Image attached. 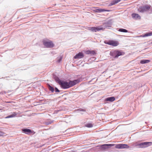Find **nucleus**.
I'll list each match as a JSON object with an SVG mask.
<instances>
[{"label": "nucleus", "instance_id": "f3484780", "mask_svg": "<svg viewBox=\"0 0 152 152\" xmlns=\"http://www.w3.org/2000/svg\"><path fill=\"white\" fill-rule=\"evenodd\" d=\"M115 99V97H111L108 98H107L106 99V100L107 101H110V102H113L114 101Z\"/></svg>", "mask_w": 152, "mask_h": 152}, {"label": "nucleus", "instance_id": "f257e3e1", "mask_svg": "<svg viewBox=\"0 0 152 152\" xmlns=\"http://www.w3.org/2000/svg\"><path fill=\"white\" fill-rule=\"evenodd\" d=\"M55 80L61 87L64 89L69 88L75 85L80 82L79 80H76L73 81H70L68 83L66 81H61L58 77L56 78Z\"/></svg>", "mask_w": 152, "mask_h": 152}, {"label": "nucleus", "instance_id": "f8f14e48", "mask_svg": "<svg viewBox=\"0 0 152 152\" xmlns=\"http://www.w3.org/2000/svg\"><path fill=\"white\" fill-rule=\"evenodd\" d=\"M114 145L112 144H104L101 146L102 148H103V150H105L107 149L108 148V146H113Z\"/></svg>", "mask_w": 152, "mask_h": 152}, {"label": "nucleus", "instance_id": "9b49d317", "mask_svg": "<svg viewBox=\"0 0 152 152\" xmlns=\"http://www.w3.org/2000/svg\"><path fill=\"white\" fill-rule=\"evenodd\" d=\"M22 131L26 134H30L32 133L31 131L27 129H22Z\"/></svg>", "mask_w": 152, "mask_h": 152}, {"label": "nucleus", "instance_id": "ddd939ff", "mask_svg": "<svg viewBox=\"0 0 152 152\" xmlns=\"http://www.w3.org/2000/svg\"><path fill=\"white\" fill-rule=\"evenodd\" d=\"M132 16L133 18H135L136 19H140V16L138 14L133 13L132 14Z\"/></svg>", "mask_w": 152, "mask_h": 152}, {"label": "nucleus", "instance_id": "0eeeda50", "mask_svg": "<svg viewBox=\"0 0 152 152\" xmlns=\"http://www.w3.org/2000/svg\"><path fill=\"white\" fill-rule=\"evenodd\" d=\"M89 29L92 31L96 32L100 30H103L104 28L100 26L98 27H91Z\"/></svg>", "mask_w": 152, "mask_h": 152}, {"label": "nucleus", "instance_id": "2eb2a0df", "mask_svg": "<svg viewBox=\"0 0 152 152\" xmlns=\"http://www.w3.org/2000/svg\"><path fill=\"white\" fill-rule=\"evenodd\" d=\"M152 35V32L147 33L144 35H141L140 37H146Z\"/></svg>", "mask_w": 152, "mask_h": 152}, {"label": "nucleus", "instance_id": "9d476101", "mask_svg": "<svg viewBox=\"0 0 152 152\" xmlns=\"http://www.w3.org/2000/svg\"><path fill=\"white\" fill-rule=\"evenodd\" d=\"M85 53L86 54H90L91 55H94L96 54L94 50H87L85 51Z\"/></svg>", "mask_w": 152, "mask_h": 152}, {"label": "nucleus", "instance_id": "aec40b11", "mask_svg": "<svg viewBox=\"0 0 152 152\" xmlns=\"http://www.w3.org/2000/svg\"><path fill=\"white\" fill-rule=\"evenodd\" d=\"M16 115L17 114L16 113L14 112L12 115H10L7 117H6V118H10L13 117H14L15 116H16Z\"/></svg>", "mask_w": 152, "mask_h": 152}, {"label": "nucleus", "instance_id": "423d86ee", "mask_svg": "<svg viewBox=\"0 0 152 152\" xmlns=\"http://www.w3.org/2000/svg\"><path fill=\"white\" fill-rule=\"evenodd\" d=\"M151 142H144L140 143L138 145L141 148H145L151 145Z\"/></svg>", "mask_w": 152, "mask_h": 152}, {"label": "nucleus", "instance_id": "dca6fc26", "mask_svg": "<svg viewBox=\"0 0 152 152\" xmlns=\"http://www.w3.org/2000/svg\"><path fill=\"white\" fill-rule=\"evenodd\" d=\"M152 35V32L147 33L144 35H141L140 37H146Z\"/></svg>", "mask_w": 152, "mask_h": 152}, {"label": "nucleus", "instance_id": "393cba45", "mask_svg": "<svg viewBox=\"0 0 152 152\" xmlns=\"http://www.w3.org/2000/svg\"><path fill=\"white\" fill-rule=\"evenodd\" d=\"M61 58H60L58 59V62H60V61H61Z\"/></svg>", "mask_w": 152, "mask_h": 152}, {"label": "nucleus", "instance_id": "cd10ccee", "mask_svg": "<svg viewBox=\"0 0 152 152\" xmlns=\"http://www.w3.org/2000/svg\"><path fill=\"white\" fill-rule=\"evenodd\" d=\"M151 43L152 44V42H151Z\"/></svg>", "mask_w": 152, "mask_h": 152}, {"label": "nucleus", "instance_id": "5701e85b", "mask_svg": "<svg viewBox=\"0 0 152 152\" xmlns=\"http://www.w3.org/2000/svg\"><path fill=\"white\" fill-rule=\"evenodd\" d=\"M48 87L49 90L52 92H53L54 91V88L53 87L49 85L48 86Z\"/></svg>", "mask_w": 152, "mask_h": 152}, {"label": "nucleus", "instance_id": "a211bd4d", "mask_svg": "<svg viewBox=\"0 0 152 152\" xmlns=\"http://www.w3.org/2000/svg\"><path fill=\"white\" fill-rule=\"evenodd\" d=\"M95 12H102L106 11V10L101 9H97L94 10Z\"/></svg>", "mask_w": 152, "mask_h": 152}, {"label": "nucleus", "instance_id": "4468645a", "mask_svg": "<svg viewBox=\"0 0 152 152\" xmlns=\"http://www.w3.org/2000/svg\"><path fill=\"white\" fill-rule=\"evenodd\" d=\"M150 61L148 60L143 59L140 61V63L141 64H145L148 63Z\"/></svg>", "mask_w": 152, "mask_h": 152}, {"label": "nucleus", "instance_id": "6ab92c4d", "mask_svg": "<svg viewBox=\"0 0 152 152\" xmlns=\"http://www.w3.org/2000/svg\"><path fill=\"white\" fill-rule=\"evenodd\" d=\"M121 0H113L111 3V5H113L117 3Z\"/></svg>", "mask_w": 152, "mask_h": 152}, {"label": "nucleus", "instance_id": "f03ea898", "mask_svg": "<svg viewBox=\"0 0 152 152\" xmlns=\"http://www.w3.org/2000/svg\"><path fill=\"white\" fill-rule=\"evenodd\" d=\"M110 55L114 58H118V56L123 55L125 54L124 52L121 50H115L110 53Z\"/></svg>", "mask_w": 152, "mask_h": 152}, {"label": "nucleus", "instance_id": "1a4fd4ad", "mask_svg": "<svg viewBox=\"0 0 152 152\" xmlns=\"http://www.w3.org/2000/svg\"><path fill=\"white\" fill-rule=\"evenodd\" d=\"M84 56L83 53L79 52L74 57V58L75 59H80L83 58Z\"/></svg>", "mask_w": 152, "mask_h": 152}, {"label": "nucleus", "instance_id": "20e7f679", "mask_svg": "<svg viewBox=\"0 0 152 152\" xmlns=\"http://www.w3.org/2000/svg\"><path fill=\"white\" fill-rule=\"evenodd\" d=\"M42 42L43 45L47 48H52L54 46L53 42L48 39H43Z\"/></svg>", "mask_w": 152, "mask_h": 152}, {"label": "nucleus", "instance_id": "b1692460", "mask_svg": "<svg viewBox=\"0 0 152 152\" xmlns=\"http://www.w3.org/2000/svg\"><path fill=\"white\" fill-rule=\"evenodd\" d=\"M55 91H56V92H59V90L56 88H55Z\"/></svg>", "mask_w": 152, "mask_h": 152}, {"label": "nucleus", "instance_id": "39448f33", "mask_svg": "<svg viewBox=\"0 0 152 152\" xmlns=\"http://www.w3.org/2000/svg\"><path fill=\"white\" fill-rule=\"evenodd\" d=\"M104 43L106 44L113 46H117L119 44L118 41L113 40H109L108 41H106L104 42Z\"/></svg>", "mask_w": 152, "mask_h": 152}, {"label": "nucleus", "instance_id": "412c9836", "mask_svg": "<svg viewBox=\"0 0 152 152\" xmlns=\"http://www.w3.org/2000/svg\"><path fill=\"white\" fill-rule=\"evenodd\" d=\"M118 31H119L121 32H127L128 31L126 30V29H118Z\"/></svg>", "mask_w": 152, "mask_h": 152}, {"label": "nucleus", "instance_id": "a878e982", "mask_svg": "<svg viewBox=\"0 0 152 152\" xmlns=\"http://www.w3.org/2000/svg\"><path fill=\"white\" fill-rule=\"evenodd\" d=\"M2 134V133L1 132H0V136Z\"/></svg>", "mask_w": 152, "mask_h": 152}, {"label": "nucleus", "instance_id": "4be33fe9", "mask_svg": "<svg viewBox=\"0 0 152 152\" xmlns=\"http://www.w3.org/2000/svg\"><path fill=\"white\" fill-rule=\"evenodd\" d=\"M85 126L87 127L91 128L93 127V125L91 123H88L86 124Z\"/></svg>", "mask_w": 152, "mask_h": 152}, {"label": "nucleus", "instance_id": "bb28decb", "mask_svg": "<svg viewBox=\"0 0 152 152\" xmlns=\"http://www.w3.org/2000/svg\"><path fill=\"white\" fill-rule=\"evenodd\" d=\"M7 102V103H10V102Z\"/></svg>", "mask_w": 152, "mask_h": 152}, {"label": "nucleus", "instance_id": "7ed1b4c3", "mask_svg": "<svg viewBox=\"0 0 152 152\" xmlns=\"http://www.w3.org/2000/svg\"><path fill=\"white\" fill-rule=\"evenodd\" d=\"M138 11L141 12H143L148 11H152V8L150 5H145L140 7L138 9Z\"/></svg>", "mask_w": 152, "mask_h": 152}, {"label": "nucleus", "instance_id": "6e6552de", "mask_svg": "<svg viewBox=\"0 0 152 152\" xmlns=\"http://www.w3.org/2000/svg\"><path fill=\"white\" fill-rule=\"evenodd\" d=\"M116 148L118 149H123L126 148H129V147L127 144H119L116 145H115Z\"/></svg>", "mask_w": 152, "mask_h": 152}]
</instances>
